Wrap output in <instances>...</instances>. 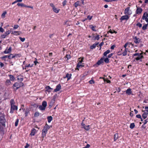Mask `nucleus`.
<instances>
[{
	"label": "nucleus",
	"mask_w": 148,
	"mask_h": 148,
	"mask_svg": "<svg viewBox=\"0 0 148 148\" xmlns=\"http://www.w3.org/2000/svg\"><path fill=\"white\" fill-rule=\"evenodd\" d=\"M10 103L11 105V109H13V110H17L18 108L17 106L14 105L15 103L14 99H12L11 100Z\"/></svg>",
	"instance_id": "1"
},
{
	"label": "nucleus",
	"mask_w": 148,
	"mask_h": 148,
	"mask_svg": "<svg viewBox=\"0 0 148 148\" xmlns=\"http://www.w3.org/2000/svg\"><path fill=\"white\" fill-rule=\"evenodd\" d=\"M24 84L22 82L20 83H15L13 85V87H16V88L15 89L16 90L18 89L20 87L23 86Z\"/></svg>",
	"instance_id": "2"
},
{
	"label": "nucleus",
	"mask_w": 148,
	"mask_h": 148,
	"mask_svg": "<svg viewBox=\"0 0 148 148\" xmlns=\"http://www.w3.org/2000/svg\"><path fill=\"white\" fill-rule=\"evenodd\" d=\"M6 122V120L4 116H0V123H1L2 125L5 126V123Z\"/></svg>",
	"instance_id": "3"
},
{
	"label": "nucleus",
	"mask_w": 148,
	"mask_h": 148,
	"mask_svg": "<svg viewBox=\"0 0 148 148\" xmlns=\"http://www.w3.org/2000/svg\"><path fill=\"white\" fill-rule=\"evenodd\" d=\"M148 17V14L146 12H145L144 13L142 18L143 20H145V21L147 22H148V18L147 17Z\"/></svg>",
	"instance_id": "4"
},
{
	"label": "nucleus",
	"mask_w": 148,
	"mask_h": 148,
	"mask_svg": "<svg viewBox=\"0 0 148 148\" xmlns=\"http://www.w3.org/2000/svg\"><path fill=\"white\" fill-rule=\"evenodd\" d=\"M83 58H82L81 61H79V62L77 64V68L78 70H79V68H82L83 66L81 64L82 62L83 61Z\"/></svg>",
	"instance_id": "5"
},
{
	"label": "nucleus",
	"mask_w": 148,
	"mask_h": 148,
	"mask_svg": "<svg viewBox=\"0 0 148 148\" xmlns=\"http://www.w3.org/2000/svg\"><path fill=\"white\" fill-rule=\"evenodd\" d=\"M129 16L127 15H124L122 16L120 18V20L121 21H122L124 20H127L129 19Z\"/></svg>",
	"instance_id": "6"
},
{
	"label": "nucleus",
	"mask_w": 148,
	"mask_h": 148,
	"mask_svg": "<svg viewBox=\"0 0 148 148\" xmlns=\"http://www.w3.org/2000/svg\"><path fill=\"white\" fill-rule=\"evenodd\" d=\"M104 62V58L103 57L101 58V59L98 61L97 63L96 64L99 65L103 63Z\"/></svg>",
	"instance_id": "7"
},
{
	"label": "nucleus",
	"mask_w": 148,
	"mask_h": 148,
	"mask_svg": "<svg viewBox=\"0 0 148 148\" xmlns=\"http://www.w3.org/2000/svg\"><path fill=\"white\" fill-rule=\"evenodd\" d=\"M137 9H136V12L137 14H139L141 13L142 9L140 8H138L137 6H136Z\"/></svg>",
	"instance_id": "8"
},
{
	"label": "nucleus",
	"mask_w": 148,
	"mask_h": 148,
	"mask_svg": "<svg viewBox=\"0 0 148 148\" xmlns=\"http://www.w3.org/2000/svg\"><path fill=\"white\" fill-rule=\"evenodd\" d=\"M61 88V86L60 84H59L56 87V88L54 90V92H57L59 91Z\"/></svg>",
	"instance_id": "9"
},
{
	"label": "nucleus",
	"mask_w": 148,
	"mask_h": 148,
	"mask_svg": "<svg viewBox=\"0 0 148 148\" xmlns=\"http://www.w3.org/2000/svg\"><path fill=\"white\" fill-rule=\"evenodd\" d=\"M47 131L48 130L43 129L42 132V136L43 138L46 136Z\"/></svg>",
	"instance_id": "10"
},
{
	"label": "nucleus",
	"mask_w": 148,
	"mask_h": 148,
	"mask_svg": "<svg viewBox=\"0 0 148 148\" xmlns=\"http://www.w3.org/2000/svg\"><path fill=\"white\" fill-rule=\"evenodd\" d=\"M47 131L48 130L43 129L42 132V136L43 138L46 136Z\"/></svg>",
	"instance_id": "11"
},
{
	"label": "nucleus",
	"mask_w": 148,
	"mask_h": 148,
	"mask_svg": "<svg viewBox=\"0 0 148 148\" xmlns=\"http://www.w3.org/2000/svg\"><path fill=\"white\" fill-rule=\"evenodd\" d=\"M12 51V48L11 47H10L9 49H8L7 51V49H6L5 51H3L4 53L5 54H7L10 53Z\"/></svg>",
	"instance_id": "12"
},
{
	"label": "nucleus",
	"mask_w": 148,
	"mask_h": 148,
	"mask_svg": "<svg viewBox=\"0 0 148 148\" xmlns=\"http://www.w3.org/2000/svg\"><path fill=\"white\" fill-rule=\"evenodd\" d=\"M99 42H97L96 43L93 44L92 45L90 46V48L92 49L95 48L96 47L97 45L99 44Z\"/></svg>",
	"instance_id": "13"
},
{
	"label": "nucleus",
	"mask_w": 148,
	"mask_h": 148,
	"mask_svg": "<svg viewBox=\"0 0 148 148\" xmlns=\"http://www.w3.org/2000/svg\"><path fill=\"white\" fill-rule=\"evenodd\" d=\"M134 39H135L134 41V42L136 43H139L140 41V40L139 38H137V37L136 36L135 37Z\"/></svg>",
	"instance_id": "14"
},
{
	"label": "nucleus",
	"mask_w": 148,
	"mask_h": 148,
	"mask_svg": "<svg viewBox=\"0 0 148 148\" xmlns=\"http://www.w3.org/2000/svg\"><path fill=\"white\" fill-rule=\"evenodd\" d=\"M36 132V130L34 128H33L31 131V132L30 133V135L32 136H34L35 135V133Z\"/></svg>",
	"instance_id": "15"
},
{
	"label": "nucleus",
	"mask_w": 148,
	"mask_h": 148,
	"mask_svg": "<svg viewBox=\"0 0 148 148\" xmlns=\"http://www.w3.org/2000/svg\"><path fill=\"white\" fill-rule=\"evenodd\" d=\"M130 7H127L125 9L124 11V14L125 15H127L128 14V12L130 10Z\"/></svg>",
	"instance_id": "16"
},
{
	"label": "nucleus",
	"mask_w": 148,
	"mask_h": 148,
	"mask_svg": "<svg viewBox=\"0 0 148 148\" xmlns=\"http://www.w3.org/2000/svg\"><path fill=\"white\" fill-rule=\"evenodd\" d=\"M127 94L128 95H131L132 94V91L130 88H129L127 89L126 91Z\"/></svg>",
	"instance_id": "17"
},
{
	"label": "nucleus",
	"mask_w": 148,
	"mask_h": 148,
	"mask_svg": "<svg viewBox=\"0 0 148 148\" xmlns=\"http://www.w3.org/2000/svg\"><path fill=\"white\" fill-rule=\"evenodd\" d=\"M89 27L91 28L92 30L96 31V30L95 29V28L96 27V26H93L92 25H90L89 26Z\"/></svg>",
	"instance_id": "18"
},
{
	"label": "nucleus",
	"mask_w": 148,
	"mask_h": 148,
	"mask_svg": "<svg viewBox=\"0 0 148 148\" xmlns=\"http://www.w3.org/2000/svg\"><path fill=\"white\" fill-rule=\"evenodd\" d=\"M50 128V126L48 125L47 123H46L45 125L44 126L43 129L48 130Z\"/></svg>",
	"instance_id": "19"
},
{
	"label": "nucleus",
	"mask_w": 148,
	"mask_h": 148,
	"mask_svg": "<svg viewBox=\"0 0 148 148\" xmlns=\"http://www.w3.org/2000/svg\"><path fill=\"white\" fill-rule=\"evenodd\" d=\"M71 74H69V73H67L66 76L65 78L67 77V80H69L71 78Z\"/></svg>",
	"instance_id": "20"
},
{
	"label": "nucleus",
	"mask_w": 148,
	"mask_h": 148,
	"mask_svg": "<svg viewBox=\"0 0 148 148\" xmlns=\"http://www.w3.org/2000/svg\"><path fill=\"white\" fill-rule=\"evenodd\" d=\"M90 125H85L84 127L83 128H84L85 130L87 131L89 130L90 129Z\"/></svg>",
	"instance_id": "21"
},
{
	"label": "nucleus",
	"mask_w": 148,
	"mask_h": 148,
	"mask_svg": "<svg viewBox=\"0 0 148 148\" xmlns=\"http://www.w3.org/2000/svg\"><path fill=\"white\" fill-rule=\"evenodd\" d=\"M42 106L44 107L45 108H46L47 106V102L45 101H43L42 103Z\"/></svg>",
	"instance_id": "22"
},
{
	"label": "nucleus",
	"mask_w": 148,
	"mask_h": 148,
	"mask_svg": "<svg viewBox=\"0 0 148 148\" xmlns=\"http://www.w3.org/2000/svg\"><path fill=\"white\" fill-rule=\"evenodd\" d=\"M46 90L48 91V92H51L50 90H52L53 88H51L49 86H47L45 87Z\"/></svg>",
	"instance_id": "23"
},
{
	"label": "nucleus",
	"mask_w": 148,
	"mask_h": 148,
	"mask_svg": "<svg viewBox=\"0 0 148 148\" xmlns=\"http://www.w3.org/2000/svg\"><path fill=\"white\" fill-rule=\"evenodd\" d=\"M48 121L49 123H50L52 120L53 118L51 116H49L47 117Z\"/></svg>",
	"instance_id": "24"
},
{
	"label": "nucleus",
	"mask_w": 148,
	"mask_h": 148,
	"mask_svg": "<svg viewBox=\"0 0 148 148\" xmlns=\"http://www.w3.org/2000/svg\"><path fill=\"white\" fill-rule=\"evenodd\" d=\"M39 109L41 110H45V108L42 105H40L38 107Z\"/></svg>",
	"instance_id": "25"
},
{
	"label": "nucleus",
	"mask_w": 148,
	"mask_h": 148,
	"mask_svg": "<svg viewBox=\"0 0 148 148\" xmlns=\"http://www.w3.org/2000/svg\"><path fill=\"white\" fill-rule=\"evenodd\" d=\"M53 11L56 13H58L59 12V10H60L59 9H58L56 8L55 7L53 8Z\"/></svg>",
	"instance_id": "26"
},
{
	"label": "nucleus",
	"mask_w": 148,
	"mask_h": 148,
	"mask_svg": "<svg viewBox=\"0 0 148 148\" xmlns=\"http://www.w3.org/2000/svg\"><path fill=\"white\" fill-rule=\"evenodd\" d=\"M118 138V135L117 134H115L114 135V140L115 141Z\"/></svg>",
	"instance_id": "27"
},
{
	"label": "nucleus",
	"mask_w": 148,
	"mask_h": 148,
	"mask_svg": "<svg viewBox=\"0 0 148 148\" xmlns=\"http://www.w3.org/2000/svg\"><path fill=\"white\" fill-rule=\"evenodd\" d=\"M110 52V51L109 50H108L106 51L105 52L103 53V55L104 56H106Z\"/></svg>",
	"instance_id": "28"
},
{
	"label": "nucleus",
	"mask_w": 148,
	"mask_h": 148,
	"mask_svg": "<svg viewBox=\"0 0 148 148\" xmlns=\"http://www.w3.org/2000/svg\"><path fill=\"white\" fill-rule=\"evenodd\" d=\"M39 115L40 113L38 112H36L34 113V116L35 117H37L39 116Z\"/></svg>",
	"instance_id": "29"
},
{
	"label": "nucleus",
	"mask_w": 148,
	"mask_h": 148,
	"mask_svg": "<svg viewBox=\"0 0 148 148\" xmlns=\"http://www.w3.org/2000/svg\"><path fill=\"white\" fill-rule=\"evenodd\" d=\"M79 1H78L76 2L74 4V5L75 8H76L78 5H79Z\"/></svg>",
	"instance_id": "30"
},
{
	"label": "nucleus",
	"mask_w": 148,
	"mask_h": 148,
	"mask_svg": "<svg viewBox=\"0 0 148 148\" xmlns=\"http://www.w3.org/2000/svg\"><path fill=\"white\" fill-rule=\"evenodd\" d=\"M135 126V125L134 123H131L130 127V128L132 129Z\"/></svg>",
	"instance_id": "31"
},
{
	"label": "nucleus",
	"mask_w": 148,
	"mask_h": 148,
	"mask_svg": "<svg viewBox=\"0 0 148 148\" xmlns=\"http://www.w3.org/2000/svg\"><path fill=\"white\" fill-rule=\"evenodd\" d=\"M55 101V98H53L52 99L51 101L50 102V104H51V105H53Z\"/></svg>",
	"instance_id": "32"
},
{
	"label": "nucleus",
	"mask_w": 148,
	"mask_h": 148,
	"mask_svg": "<svg viewBox=\"0 0 148 148\" xmlns=\"http://www.w3.org/2000/svg\"><path fill=\"white\" fill-rule=\"evenodd\" d=\"M10 79L12 81H14L15 79V78L14 76L12 75H9Z\"/></svg>",
	"instance_id": "33"
},
{
	"label": "nucleus",
	"mask_w": 148,
	"mask_h": 148,
	"mask_svg": "<svg viewBox=\"0 0 148 148\" xmlns=\"http://www.w3.org/2000/svg\"><path fill=\"white\" fill-rule=\"evenodd\" d=\"M104 61L106 63H108L109 62V59L108 58H105L104 60Z\"/></svg>",
	"instance_id": "34"
},
{
	"label": "nucleus",
	"mask_w": 148,
	"mask_h": 148,
	"mask_svg": "<svg viewBox=\"0 0 148 148\" xmlns=\"http://www.w3.org/2000/svg\"><path fill=\"white\" fill-rule=\"evenodd\" d=\"M5 83L7 85H9L11 84V82L9 79L6 80Z\"/></svg>",
	"instance_id": "35"
},
{
	"label": "nucleus",
	"mask_w": 148,
	"mask_h": 148,
	"mask_svg": "<svg viewBox=\"0 0 148 148\" xmlns=\"http://www.w3.org/2000/svg\"><path fill=\"white\" fill-rule=\"evenodd\" d=\"M123 56H125L127 54V51L126 49H125L124 51L122 53Z\"/></svg>",
	"instance_id": "36"
},
{
	"label": "nucleus",
	"mask_w": 148,
	"mask_h": 148,
	"mask_svg": "<svg viewBox=\"0 0 148 148\" xmlns=\"http://www.w3.org/2000/svg\"><path fill=\"white\" fill-rule=\"evenodd\" d=\"M7 13V12L5 11L3 12L1 16L2 18H4L5 17V15Z\"/></svg>",
	"instance_id": "37"
},
{
	"label": "nucleus",
	"mask_w": 148,
	"mask_h": 148,
	"mask_svg": "<svg viewBox=\"0 0 148 148\" xmlns=\"http://www.w3.org/2000/svg\"><path fill=\"white\" fill-rule=\"evenodd\" d=\"M3 134L4 133L3 130V128L0 126V134H1V135L2 136Z\"/></svg>",
	"instance_id": "38"
},
{
	"label": "nucleus",
	"mask_w": 148,
	"mask_h": 148,
	"mask_svg": "<svg viewBox=\"0 0 148 148\" xmlns=\"http://www.w3.org/2000/svg\"><path fill=\"white\" fill-rule=\"evenodd\" d=\"M147 25L145 24L143 26L142 28V29L143 30H145L147 29Z\"/></svg>",
	"instance_id": "39"
},
{
	"label": "nucleus",
	"mask_w": 148,
	"mask_h": 148,
	"mask_svg": "<svg viewBox=\"0 0 148 148\" xmlns=\"http://www.w3.org/2000/svg\"><path fill=\"white\" fill-rule=\"evenodd\" d=\"M33 64L30 65V64H29L27 65H26V66H25V69H27V67H31L33 66Z\"/></svg>",
	"instance_id": "40"
},
{
	"label": "nucleus",
	"mask_w": 148,
	"mask_h": 148,
	"mask_svg": "<svg viewBox=\"0 0 148 148\" xmlns=\"http://www.w3.org/2000/svg\"><path fill=\"white\" fill-rule=\"evenodd\" d=\"M11 32V31L8 30V31H7L6 32H5V34L7 36V35L10 34Z\"/></svg>",
	"instance_id": "41"
},
{
	"label": "nucleus",
	"mask_w": 148,
	"mask_h": 148,
	"mask_svg": "<svg viewBox=\"0 0 148 148\" xmlns=\"http://www.w3.org/2000/svg\"><path fill=\"white\" fill-rule=\"evenodd\" d=\"M147 115H146V114H143L142 115V117L144 119H146L147 117Z\"/></svg>",
	"instance_id": "42"
},
{
	"label": "nucleus",
	"mask_w": 148,
	"mask_h": 148,
	"mask_svg": "<svg viewBox=\"0 0 148 148\" xmlns=\"http://www.w3.org/2000/svg\"><path fill=\"white\" fill-rule=\"evenodd\" d=\"M24 4H23V3H18L17 4V5L18 6H21L22 7H23L24 6Z\"/></svg>",
	"instance_id": "43"
},
{
	"label": "nucleus",
	"mask_w": 148,
	"mask_h": 148,
	"mask_svg": "<svg viewBox=\"0 0 148 148\" xmlns=\"http://www.w3.org/2000/svg\"><path fill=\"white\" fill-rule=\"evenodd\" d=\"M143 53H142L140 54H139V53H136L134 54L133 56H140V55H142V54Z\"/></svg>",
	"instance_id": "44"
},
{
	"label": "nucleus",
	"mask_w": 148,
	"mask_h": 148,
	"mask_svg": "<svg viewBox=\"0 0 148 148\" xmlns=\"http://www.w3.org/2000/svg\"><path fill=\"white\" fill-rule=\"evenodd\" d=\"M67 58V60H68L71 58V56L70 55L66 54L65 56Z\"/></svg>",
	"instance_id": "45"
},
{
	"label": "nucleus",
	"mask_w": 148,
	"mask_h": 148,
	"mask_svg": "<svg viewBox=\"0 0 148 148\" xmlns=\"http://www.w3.org/2000/svg\"><path fill=\"white\" fill-rule=\"evenodd\" d=\"M29 111L27 109L25 111V116H27V114L29 113Z\"/></svg>",
	"instance_id": "46"
},
{
	"label": "nucleus",
	"mask_w": 148,
	"mask_h": 148,
	"mask_svg": "<svg viewBox=\"0 0 148 148\" xmlns=\"http://www.w3.org/2000/svg\"><path fill=\"white\" fill-rule=\"evenodd\" d=\"M18 121H19V120L18 119H17L16 120V121H15V126H17L18 124Z\"/></svg>",
	"instance_id": "47"
},
{
	"label": "nucleus",
	"mask_w": 148,
	"mask_h": 148,
	"mask_svg": "<svg viewBox=\"0 0 148 148\" xmlns=\"http://www.w3.org/2000/svg\"><path fill=\"white\" fill-rule=\"evenodd\" d=\"M17 33H19L18 31H14V32H12V34H13L14 35H17Z\"/></svg>",
	"instance_id": "48"
},
{
	"label": "nucleus",
	"mask_w": 148,
	"mask_h": 148,
	"mask_svg": "<svg viewBox=\"0 0 148 148\" xmlns=\"http://www.w3.org/2000/svg\"><path fill=\"white\" fill-rule=\"evenodd\" d=\"M137 26H138L139 27H141L142 26V24L140 23H138L136 24Z\"/></svg>",
	"instance_id": "49"
},
{
	"label": "nucleus",
	"mask_w": 148,
	"mask_h": 148,
	"mask_svg": "<svg viewBox=\"0 0 148 148\" xmlns=\"http://www.w3.org/2000/svg\"><path fill=\"white\" fill-rule=\"evenodd\" d=\"M19 38L21 40L22 42H24L25 40V38H22L21 37H19Z\"/></svg>",
	"instance_id": "50"
},
{
	"label": "nucleus",
	"mask_w": 148,
	"mask_h": 148,
	"mask_svg": "<svg viewBox=\"0 0 148 148\" xmlns=\"http://www.w3.org/2000/svg\"><path fill=\"white\" fill-rule=\"evenodd\" d=\"M104 82H107V83H110V81L108 80L107 79H104Z\"/></svg>",
	"instance_id": "51"
},
{
	"label": "nucleus",
	"mask_w": 148,
	"mask_h": 148,
	"mask_svg": "<svg viewBox=\"0 0 148 148\" xmlns=\"http://www.w3.org/2000/svg\"><path fill=\"white\" fill-rule=\"evenodd\" d=\"M17 79L18 80H19L21 82L23 81V78L21 77L20 78L18 77L17 78Z\"/></svg>",
	"instance_id": "52"
},
{
	"label": "nucleus",
	"mask_w": 148,
	"mask_h": 148,
	"mask_svg": "<svg viewBox=\"0 0 148 148\" xmlns=\"http://www.w3.org/2000/svg\"><path fill=\"white\" fill-rule=\"evenodd\" d=\"M99 39V36L98 35L96 37H95L94 40H98Z\"/></svg>",
	"instance_id": "53"
},
{
	"label": "nucleus",
	"mask_w": 148,
	"mask_h": 148,
	"mask_svg": "<svg viewBox=\"0 0 148 148\" xmlns=\"http://www.w3.org/2000/svg\"><path fill=\"white\" fill-rule=\"evenodd\" d=\"M148 122V119H147L144 120V124L145 125Z\"/></svg>",
	"instance_id": "54"
},
{
	"label": "nucleus",
	"mask_w": 148,
	"mask_h": 148,
	"mask_svg": "<svg viewBox=\"0 0 148 148\" xmlns=\"http://www.w3.org/2000/svg\"><path fill=\"white\" fill-rule=\"evenodd\" d=\"M67 2V1L66 0H65L62 3L63 5L64 6L66 4Z\"/></svg>",
	"instance_id": "55"
},
{
	"label": "nucleus",
	"mask_w": 148,
	"mask_h": 148,
	"mask_svg": "<svg viewBox=\"0 0 148 148\" xmlns=\"http://www.w3.org/2000/svg\"><path fill=\"white\" fill-rule=\"evenodd\" d=\"M19 26L18 25H14V26L13 28L14 29H16Z\"/></svg>",
	"instance_id": "56"
},
{
	"label": "nucleus",
	"mask_w": 148,
	"mask_h": 148,
	"mask_svg": "<svg viewBox=\"0 0 148 148\" xmlns=\"http://www.w3.org/2000/svg\"><path fill=\"white\" fill-rule=\"evenodd\" d=\"M89 83H90V84H92L94 83V82L93 80H91L89 81Z\"/></svg>",
	"instance_id": "57"
},
{
	"label": "nucleus",
	"mask_w": 148,
	"mask_h": 148,
	"mask_svg": "<svg viewBox=\"0 0 148 148\" xmlns=\"http://www.w3.org/2000/svg\"><path fill=\"white\" fill-rule=\"evenodd\" d=\"M104 44V43H103V42H101L100 44L99 45V46H100V49H101V47L103 45V44Z\"/></svg>",
	"instance_id": "58"
},
{
	"label": "nucleus",
	"mask_w": 148,
	"mask_h": 148,
	"mask_svg": "<svg viewBox=\"0 0 148 148\" xmlns=\"http://www.w3.org/2000/svg\"><path fill=\"white\" fill-rule=\"evenodd\" d=\"M92 16H90V15H88L87 16V18L89 20H90L92 19Z\"/></svg>",
	"instance_id": "59"
},
{
	"label": "nucleus",
	"mask_w": 148,
	"mask_h": 148,
	"mask_svg": "<svg viewBox=\"0 0 148 148\" xmlns=\"http://www.w3.org/2000/svg\"><path fill=\"white\" fill-rule=\"evenodd\" d=\"M6 36L5 34H3L1 35V37L2 38H5Z\"/></svg>",
	"instance_id": "60"
},
{
	"label": "nucleus",
	"mask_w": 148,
	"mask_h": 148,
	"mask_svg": "<svg viewBox=\"0 0 148 148\" xmlns=\"http://www.w3.org/2000/svg\"><path fill=\"white\" fill-rule=\"evenodd\" d=\"M50 5L52 8H53L55 7L54 4L52 3H50Z\"/></svg>",
	"instance_id": "61"
},
{
	"label": "nucleus",
	"mask_w": 148,
	"mask_h": 148,
	"mask_svg": "<svg viewBox=\"0 0 148 148\" xmlns=\"http://www.w3.org/2000/svg\"><path fill=\"white\" fill-rule=\"evenodd\" d=\"M90 147V145L88 144L86 145V146L85 147H83L82 148H89Z\"/></svg>",
	"instance_id": "62"
},
{
	"label": "nucleus",
	"mask_w": 148,
	"mask_h": 148,
	"mask_svg": "<svg viewBox=\"0 0 148 148\" xmlns=\"http://www.w3.org/2000/svg\"><path fill=\"white\" fill-rule=\"evenodd\" d=\"M4 30L1 27H0V32H3Z\"/></svg>",
	"instance_id": "63"
},
{
	"label": "nucleus",
	"mask_w": 148,
	"mask_h": 148,
	"mask_svg": "<svg viewBox=\"0 0 148 148\" xmlns=\"http://www.w3.org/2000/svg\"><path fill=\"white\" fill-rule=\"evenodd\" d=\"M113 53H111L110 54H109L108 56V58H111L113 55Z\"/></svg>",
	"instance_id": "64"
}]
</instances>
